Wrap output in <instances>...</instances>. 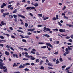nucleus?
Here are the masks:
<instances>
[{
  "instance_id": "obj_1",
  "label": "nucleus",
  "mask_w": 73,
  "mask_h": 73,
  "mask_svg": "<svg viewBox=\"0 0 73 73\" xmlns=\"http://www.w3.org/2000/svg\"><path fill=\"white\" fill-rule=\"evenodd\" d=\"M0 69H2L4 70V69L6 68V67L5 66H3L4 65V63L2 62L3 61L2 59H0Z\"/></svg>"
},
{
  "instance_id": "obj_2",
  "label": "nucleus",
  "mask_w": 73,
  "mask_h": 73,
  "mask_svg": "<svg viewBox=\"0 0 73 73\" xmlns=\"http://www.w3.org/2000/svg\"><path fill=\"white\" fill-rule=\"evenodd\" d=\"M36 8L33 7H28L26 8V10H31V9H35Z\"/></svg>"
},
{
  "instance_id": "obj_3",
  "label": "nucleus",
  "mask_w": 73,
  "mask_h": 73,
  "mask_svg": "<svg viewBox=\"0 0 73 73\" xmlns=\"http://www.w3.org/2000/svg\"><path fill=\"white\" fill-rule=\"evenodd\" d=\"M25 66H27V65H26V64H23V66L22 64L20 65V66H19L18 68H20L21 69V68H24L25 67Z\"/></svg>"
},
{
  "instance_id": "obj_4",
  "label": "nucleus",
  "mask_w": 73,
  "mask_h": 73,
  "mask_svg": "<svg viewBox=\"0 0 73 73\" xmlns=\"http://www.w3.org/2000/svg\"><path fill=\"white\" fill-rule=\"evenodd\" d=\"M46 45H47V46H49V47H51L52 48H53V46L52 45H51V44L50 43H46Z\"/></svg>"
},
{
  "instance_id": "obj_5",
  "label": "nucleus",
  "mask_w": 73,
  "mask_h": 73,
  "mask_svg": "<svg viewBox=\"0 0 73 73\" xmlns=\"http://www.w3.org/2000/svg\"><path fill=\"white\" fill-rule=\"evenodd\" d=\"M6 5V4L5 3H3L2 4V5L1 6V8H4V7H5Z\"/></svg>"
},
{
  "instance_id": "obj_6",
  "label": "nucleus",
  "mask_w": 73,
  "mask_h": 73,
  "mask_svg": "<svg viewBox=\"0 0 73 73\" xmlns=\"http://www.w3.org/2000/svg\"><path fill=\"white\" fill-rule=\"evenodd\" d=\"M9 13H4L3 14V16L4 17H5V16H6V15H9Z\"/></svg>"
},
{
  "instance_id": "obj_7",
  "label": "nucleus",
  "mask_w": 73,
  "mask_h": 73,
  "mask_svg": "<svg viewBox=\"0 0 73 73\" xmlns=\"http://www.w3.org/2000/svg\"><path fill=\"white\" fill-rule=\"evenodd\" d=\"M18 17H21L22 18H23V19H25V16L23 15H21V14H18Z\"/></svg>"
},
{
  "instance_id": "obj_8",
  "label": "nucleus",
  "mask_w": 73,
  "mask_h": 73,
  "mask_svg": "<svg viewBox=\"0 0 73 73\" xmlns=\"http://www.w3.org/2000/svg\"><path fill=\"white\" fill-rule=\"evenodd\" d=\"M59 32H65V29H60L59 30Z\"/></svg>"
},
{
  "instance_id": "obj_9",
  "label": "nucleus",
  "mask_w": 73,
  "mask_h": 73,
  "mask_svg": "<svg viewBox=\"0 0 73 73\" xmlns=\"http://www.w3.org/2000/svg\"><path fill=\"white\" fill-rule=\"evenodd\" d=\"M5 53L6 56H9V52H7V51H5Z\"/></svg>"
},
{
  "instance_id": "obj_10",
  "label": "nucleus",
  "mask_w": 73,
  "mask_h": 73,
  "mask_svg": "<svg viewBox=\"0 0 73 73\" xmlns=\"http://www.w3.org/2000/svg\"><path fill=\"white\" fill-rule=\"evenodd\" d=\"M30 57L31 58H30L31 60H34L35 59V58L32 56H30Z\"/></svg>"
},
{
  "instance_id": "obj_11",
  "label": "nucleus",
  "mask_w": 73,
  "mask_h": 73,
  "mask_svg": "<svg viewBox=\"0 0 73 73\" xmlns=\"http://www.w3.org/2000/svg\"><path fill=\"white\" fill-rule=\"evenodd\" d=\"M17 12V9H15L13 11V13H16Z\"/></svg>"
},
{
  "instance_id": "obj_12",
  "label": "nucleus",
  "mask_w": 73,
  "mask_h": 73,
  "mask_svg": "<svg viewBox=\"0 0 73 73\" xmlns=\"http://www.w3.org/2000/svg\"><path fill=\"white\" fill-rule=\"evenodd\" d=\"M3 35H6L7 37H8L10 36L9 34H5V33H3Z\"/></svg>"
},
{
  "instance_id": "obj_13",
  "label": "nucleus",
  "mask_w": 73,
  "mask_h": 73,
  "mask_svg": "<svg viewBox=\"0 0 73 73\" xmlns=\"http://www.w3.org/2000/svg\"><path fill=\"white\" fill-rule=\"evenodd\" d=\"M43 61L41 60L40 63L39 64V65H42V63H43Z\"/></svg>"
},
{
  "instance_id": "obj_14",
  "label": "nucleus",
  "mask_w": 73,
  "mask_h": 73,
  "mask_svg": "<svg viewBox=\"0 0 73 73\" xmlns=\"http://www.w3.org/2000/svg\"><path fill=\"white\" fill-rule=\"evenodd\" d=\"M4 70H3V72H5V73H6L7 72V68H5V69H4Z\"/></svg>"
},
{
  "instance_id": "obj_15",
  "label": "nucleus",
  "mask_w": 73,
  "mask_h": 73,
  "mask_svg": "<svg viewBox=\"0 0 73 73\" xmlns=\"http://www.w3.org/2000/svg\"><path fill=\"white\" fill-rule=\"evenodd\" d=\"M51 31V29L49 28H47V29L46 30V32H48V31Z\"/></svg>"
},
{
  "instance_id": "obj_16",
  "label": "nucleus",
  "mask_w": 73,
  "mask_h": 73,
  "mask_svg": "<svg viewBox=\"0 0 73 73\" xmlns=\"http://www.w3.org/2000/svg\"><path fill=\"white\" fill-rule=\"evenodd\" d=\"M14 66H17V64H16V63H15L13 65V67H14Z\"/></svg>"
},
{
  "instance_id": "obj_17",
  "label": "nucleus",
  "mask_w": 73,
  "mask_h": 73,
  "mask_svg": "<svg viewBox=\"0 0 73 73\" xmlns=\"http://www.w3.org/2000/svg\"><path fill=\"white\" fill-rule=\"evenodd\" d=\"M34 5L35 7H37V6H38V3H35L34 4Z\"/></svg>"
},
{
  "instance_id": "obj_18",
  "label": "nucleus",
  "mask_w": 73,
  "mask_h": 73,
  "mask_svg": "<svg viewBox=\"0 0 73 73\" xmlns=\"http://www.w3.org/2000/svg\"><path fill=\"white\" fill-rule=\"evenodd\" d=\"M24 70L26 71V72L28 71L29 70V69L28 68H25L24 69Z\"/></svg>"
},
{
  "instance_id": "obj_19",
  "label": "nucleus",
  "mask_w": 73,
  "mask_h": 73,
  "mask_svg": "<svg viewBox=\"0 0 73 73\" xmlns=\"http://www.w3.org/2000/svg\"><path fill=\"white\" fill-rule=\"evenodd\" d=\"M38 44L39 45H44L45 44V43L41 42H39Z\"/></svg>"
},
{
  "instance_id": "obj_20",
  "label": "nucleus",
  "mask_w": 73,
  "mask_h": 73,
  "mask_svg": "<svg viewBox=\"0 0 73 73\" xmlns=\"http://www.w3.org/2000/svg\"><path fill=\"white\" fill-rule=\"evenodd\" d=\"M12 5L10 4V5L8 6L7 8H11V7H12Z\"/></svg>"
},
{
  "instance_id": "obj_21",
  "label": "nucleus",
  "mask_w": 73,
  "mask_h": 73,
  "mask_svg": "<svg viewBox=\"0 0 73 73\" xmlns=\"http://www.w3.org/2000/svg\"><path fill=\"white\" fill-rule=\"evenodd\" d=\"M49 19V17H45L43 18V20H47V19Z\"/></svg>"
},
{
  "instance_id": "obj_22",
  "label": "nucleus",
  "mask_w": 73,
  "mask_h": 73,
  "mask_svg": "<svg viewBox=\"0 0 73 73\" xmlns=\"http://www.w3.org/2000/svg\"><path fill=\"white\" fill-rule=\"evenodd\" d=\"M68 48L69 50H72V48L69 47V46H68Z\"/></svg>"
},
{
  "instance_id": "obj_23",
  "label": "nucleus",
  "mask_w": 73,
  "mask_h": 73,
  "mask_svg": "<svg viewBox=\"0 0 73 73\" xmlns=\"http://www.w3.org/2000/svg\"><path fill=\"white\" fill-rule=\"evenodd\" d=\"M40 69L44 70L45 69V68L44 67H43V66H41L40 67Z\"/></svg>"
},
{
  "instance_id": "obj_24",
  "label": "nucleus",
  "mask_w": 73,
  "mask_h": 73,
  "mask_svg": "<svg viewBox=\"0 0 73 73\" xmlns=\"http://www.w3.org/2000/svg\"><path fill=\"white\" fill-rule=\"evenodd\" d=\"M46 48V46H42L41 47V48H42L43 49H45Z\"/></svg>"
},
{
  "instance_id": "obj_25",
  "label": "nucleus",
  "mask_w": 73,
  "mask_h": 73,
  "mask_svg": "<svg viewBox=\"0 0 73 73\" xmlns=\"http://www.w3.org/2000/svg\"><path fill=\"white\" fill-rule=\"evenodd\" d=\"M53 31H56V32H58V29L57 28H56V29H53Z\"/></svg>"
},
{
  "instance_id": "obj_26",
  "label": "nucleus",
  "mask_w": 73,
  "mask_h": 73,
  "mask_svg": "<svg viewBox=\"0 0 73 73\" xmlns=\"http://www.w3.org/2000/svg\"><path fill=\"white\" fill-rule=\"evenodd\" d=\"M25 27H28V24L27 23H26L25 24Z\"/></svg>"
},
{
  "instance_id": "obj_27",
  "label": "nucleus",
  "mask_w": 73,
  "mask_h": 73,
  "mask_svg": "<svg viewBox=\"0 0 73 73\" xmlns=\"http://www.w3.org/2000/svg\"><path fill=\"white\" fill-rule=\"evenodd\" d=\"M13 16L14 17V18H16L17 17V15H15V14H14L13 15Z\"/></svg>"
},
{
  "instance_id": "obj_28",
  "label": "nucleus",
  "mask_w": 73,
  "mask_h": 73,
  "mask_svg": "<svg viewBox=\"0 0 73 73\" xmlns=\"http://www.w3.org/2000/svg\"><path fill=\"white\" fill-rule=\"evenodd\" d=\"M22 41H23V42H27V41H26V40L24 39H22Z\"/></svg>"
},
{
  "instance_id": "obj_29",
  "label": "nucleus",
  "mask_w": 73,
  "mask_h": 73,
  "mask_svg": "<svg viewBox=\"0 0 73 73\" xmlns=\"http://www.w3.org/2000/svg\"><path fill=\"white\" fill-rule=\"evenodd\" d=\"M69 52H70V51H68L66 52L65 53L66 54H69Z\"/></svg>"
},
{
  "instance_id": "obj_30",
  "label": "nucleus",
  "mask_w": 73,
  "mask_h": 73,
  "mask_svg": "<svg viewBox=\"0 0 73 73\" xmlns=\"http://www.w3.org/2000/svg\"><path fill=\"white\" fill-rule=\"evenodd\" d=\"M70 69V67H67V68H66L65 69V71H66V70H68V69Z\"/></svg>"
},
{
  "instance_id": "obj_31",
  "label": "nucleus",
  "mask_w": 73,
  "mask_h": 73,
  "mask_svg": "<svg viewBox=\"0 0 73 73\" xmlns=\"http://www.w3.org/2000/svg\"><path fill=\"white\" fill-rule=\"evenodd\" d=\"M0 58L1 57V56H3V55L2 54V53L1 52V51H0Z\"/></svg>"
},
{
  "instance_id": "obj_32",
  "label": "nucleus",
  "mask_w": 73,
  "mask_h": 73,
  "mask_svg": "<svg viewBox=\"0 0 73 73\" xmlns=\"http://www.w3.org/2000/svg\"><path fill=\"white\" fill-rule=\"evenodd\" d=\"M25 37L26 38H29V36H25Z\"/></svg>"
},
{
  "instance_id": "obj_33",
  "label": "nucleus",
  "mask_w": 73,
  "mask_h": 73,
  "mask_svg": "<svg viewBox=\"0 0 73 73\" xmlns=\"http://www.w3.org/2000/svg\"><path fill=\"white\" fill-rule=\"evenodd\" d=\"M59 60L61 62H62V61H63V60H62V58H60L59 59Z\"/></svg>"
},
{
  "instance_id": "obj_34",
  "label": "nucleus",
  "mask_w": 73,
  "mask_h": 73,
  "mask_svg": "<svg viewBox=\"0 0 73 73\" xmlns=\"http://www.w3.org/2000/svg\"><path fill=\"white\" fill-rule=\"evenodd\" d=\"M23 60H24V61H28V59L24 58L23 59Z\"/></svg>"
},
{
  "instance_id": "obj_35",
  "label": "nucleus",
  "mask_w": 73,
  "mask_h": 73,
  "mask_svg": "<svg viewBox=\"0 0 73 73\" xmlns=\"http://www.w3.org/2000/svg\"><path fill=\"white\" fill-rule=\"evenodd\" d=\"M0 38H1V39H4V37L3 36H0Z\"/></svg>"
},
{
  "instance_id": "obj_36",
  "label": "nucleus",
  "mask_w": 73,
  "mask_h": 73,
  "mask_svg": "<svg viewBox=\"0 0 73 73\" xmlns=\"http://www.w3.org/2000/svg\"><path fill=\"white\" fill-rule=\"evenodd\" d=\"M70 38V37H69L68 36H67L66 37H65V38L66 39H69V38Z\"/></svg>"
},
{
  "instance_id": "obj_37",
  "label": "nucleus",
  "mask_w": 73,
  "mask_h": 73,
  "mask_svg": "<svg viewBox=\"0 0 73 73\" xmlns=\"http://www.w3.org/2000/svg\"><path fill=\"white\" fill-rule=\"evenodd\" d=\"M36 62H39V59H36Z\"/></svg>"
},
{
  "instance_id": "obj_38",
  "label": "nucleus",
  "mask_w": 73,
  "mask_h": 73,
  "mask_svg": "<svg viewBox=\"0 0 73 73\" xmlns=\"http://www.w3.org/2000/svg\"><path fill=\"white\" fill-rule=\"evenodd\" d=\"M52 20H57V19H56V17H54L52 18Z\"/></svg>"
},
{
  "instance_id": "obj_39",
  "label": "nucleus",
  "mask_w": 73,
  "mask_h": 73,
  "mask_svg": "<svg viewBox=\"0 0 73 73\" xmlns=\"http://www.w3.org/2000/svg\"><path fill=\"white\" fill-rule=\"evenodd\" d=\"M68 60H70V61H72V59H71V57L68 58Z\"/></svg>"
},
{
  "instance_id": "obj_40",
  "label": "nucleus",
  "mask_w": 73,
  "mask_h": 73,
  "mask_svg": "<svg viewBox=\"0 0 73 73\" xmlns=\"http://www.w3.org/2000/svg\"><path fill=\"white\" fill-rule=\"evenodd\" d=\"M20 36V37H21V38H25V37H24L23 36L21 35Z\"/></svg>"
},
{
  "instance_id": "obj_41",
  "label": "nucleus",
  "mask_w": 73,
  "mask_h": 73,
  "mask_svg": "<svg viewBox=\"0 0 73 73\" xmlns=\"http://www.w3.org/2000/svg\"><path fill=\"white\" fill-rule=\"evenodd\" d=\"M65 12H64V13H63L62 14V16H65Z\"/></svg>"
},
{
  "instance_id": "obj_42",
  "label": "nucleus",
  "mask_w": 73,
  "mask_h": 73,
  "mask_svg": "<svg viewBox=\"0 0 73 73\" xmlns=\"http://www.w3.org/2000/svg\"><path fill=\"white\" fill-rule=\"evenodd\" d=\"M58 23L59 24V25L60 26H62V24L59 22H58Z\"/></svg>"
},
{
  "instance_id": "obj_43",
  "label": "nucleus",
  "mask_w": 73,
  "mask_h": 73,
  "mask_svg": "<svg viewBox=\"0 0 73 73\" xmlns=\"http://www.w3.org/2000/svg\"><path fill=\"white\" fill-rule=\"evenodd\" d=\"M17 31L18 32H21L22 33H23V31H20L19 30H18Z\"/></svg>"
},
{
  "instance_id": "obj_44",
  "label": "nucleus",
  "mask_w": 73,
  "mask_h": 73,
  "mask_svg": "<svg viewBox=\"0 0 73 73\" xmlns=\"http://www.w3.org/2000/svg\"><path fill=\"white\" fill-rule=\"evenodd\" d=\"M64 18H65V19H69V17H68L64 16Z\"/></svg>"
},
{
  "instance_id": "obj_45",
  "label": "nucleus",
  "mask_w": 73,
  "mask_h": 73,
  "mask_svg": "<svg viewBox=\"0 0 73 73\" xmlns=\"http://www.w3.org/2000/svg\"><path fill=\"white\" fill-rule=\"evenodd\" d=\"M26 64V65H30V63H27Z\"/></svg>"
},
{
  "instance_id": "obj_46",
  "label": "nucleus",
  "mask_w": 73,
  "mask_h": 73,
  "mask_svg": "<svg viewBox=\"0 0 73 73\" xmlns=\"http://www.w3.org/2000/svg\"><path fill=\"white\" fill-rule=\"evenodd\" d=\"M25 56L26 57H28V58H29L30 57V56H29V55H25Z\"/></svg>"
},
{
  "instance_id": "obj_47",
  "label": "nucleus",
  "mask_w": 73,
  "mask_h": 73,
  "mask_svg": "<svg viewBox=\"0 0 73 73\" xmlns=\"http://www.w3.org/2000/svg\"><path fill=\"white\" fill-rule=\"evenodd\" d=\"M1 24L2 25H4V24H5V23H4V22H3V21H2L1 22Z\"/></svg>"
},
{
  "instance_id": "obj_48",
  "label": "nucleus",
  "mask_w": 73,
  "mask_h": 73,
  "mask_svg": "<svg viewBox=\"0 0 73 73\" xmlns=\"http://www.w3.org/2000/svg\"><path fill=\"white\" fill-rule=\"evenodd\" d=\"M68 14H70V13H71V14H73V12H68Z\"/></svg>"
},
{
  "instance_id": "obj_49",
  "label": "nucleus",
  "mask_w": 73,
  "mask_h": 73,
  "mask_svg": "<svg viewBox=\"0 0 73 73\" xmlns=\"http://www.w3.org/2000/svg\"><path fill=\"white\" fill-rule=\"evenodd\" d=\"M11 38H15V37L13 35H11Z\"/></svg>"
},
{
  "instance_id": "obj_50",
  "label": "nucleus",
  "mask_w": 73,
  "mask_h": 73,
  "mask_svg": "<svg viewBox=\"0 0 73 73\" xmlns=\"http://www.w3.org/2000/svg\"><path fill=\"white\" fill-rule=\"evenodd\" d=\"M48 68L50 69H53V68L50 67H48Z\"/></svg>"
},
{
  "instance_id": "obj_51",
  "label": "nucleus",
  "mask_w": 73,
  "mask_h": 73,
  "mask_svg": "<svg viewBox=\"0 0 73 73\" xmlns=\"http://www.w3.org/2000/svg\"><path fill=\"white\" fill-rule=\"evenodd\" d=\"M38 15L39 16H40V17H42V15L41 14H38Z\"/></svg>"
},
{
  "instance_id": "obj_52",
  "label": "nucleus",
  "mask_w": 73,
  "mask_h": 73,
  "mask_svg": "<svg viewBox=\"0 0 73 73\" xmlns=\"http://www.w3.org/2000/svg\"><path fill=\"white\" fill-rule=\"evenodd\" d=\"M36 54L37 56H39L40 55V54H39V53H38V52H36Z\"/></svg>"
},
{
  "instance_id": "obj_53",
  "label": "nucleus",
  "mask_w": 73,
  "mask_h": 73,
  "mask_svg": "<svg viewBox=\"0 0 73 73\" xmlns=\"http://www.w3.org/2000/svg\"><path fill=\"white\" fill-rule=\"evenodd\" d=\"M13 3V1H11V2H8V4H12Z\"/></svg>"
},
{
  "instance_id": "obj_54",
  "label": "nucleus",
  "mask_w": 73,
  "mask_h": 73,
  "mask_svg": "<svg viewBox=\"0 0 73 73\" xmlns=\"http://www.w3.org/2000/svg\"><path fill=\"white\" fill-rule=\"evenodd\" d=\"M4 9H2L1 10V13H3V12H4Z\"/></svg>"
},
{
  "instance_id": "obj_55",
  "label": "nucleus",
  "mask_w": 73,
  "mask_h": 73,
  "mask_svg": "<svg viewBox=\"0 0 73 73\" xmlns=\"http://www.w3.org/2000/svg\"><path fill=\"white\" fill-rule=\"evenodd\" d=\"M66 25H68L69 27H72V25H69L68 24H67Z\"/></svg>"
},
{
  "instance_id": "obj_56",
  "label": "nucleus",
  "mask_w": 73,
  "mask_h": 73,
  "mask_svg": "<svg viewBox=\"0 0 73 73\" xmlns=\"http://www.w3.org/2000/svg\"><path fill=\"white\" fill-rule=\"evenodd\" d=\"M67 44L68 45H72V43H68Z\"/></svg>"
},
{
  "instance_id": "obj_57",
  "label": "nucleus",
  "mask_w": 73,
  "mask_h": 73,
  "mask_svg": "<svg viewBox=\"0 0 73 73\" xmlns=\"http://www.w3.org/2000/svg\"><path fill=\"white\" fill-rule=\"evenodd\" d=\"M35 28L31 29V32H32L33 31H34V30H35Z\"/></svg>"
},
{
  "instance_id": "obj_58",
  "label": "nucleus",
  "mask_w": 73,
  "mask_h": 73,
  "mask_svg": "<svg viewBox=\"0 0 73 73\" xmlns=\"http://www.w3.org/2000/svg\"><path fill=\"white\" fill-rule=\"evenodd\" d=\"M31 53H33V54H36V53L35 52H33V51H31Z\"/></svg>"
},
{
  "instance_id": "obj_59",
  "label": "nucleus",
  "mask_w": 73,
  "mask_h": 73,
  "mask_svg": "<svg viewBox=\"0 0 73 73\" xmlns=\"http://www.w3.org/2000/svg\"><path fill=\"white\" fill-rule=\"evenodd\" d=\"M66 8V6H64V7L62 9V10H65V9Z\"/></svg>"
},
{
  "instance_id": "obj_60",
  "label": "nucleus",
  "mask_w": 73,
  "mask_h": 73,
  "mask_svg": "<svg viewBox=\"0 0 73 73\" xmlns=\"http://www.w3.org/2000/svg\"><path fill=\"white\" fill-rule=\"evenodd\" d=\"M35 64L34 63H31V65H32V66H33V65H34Z\"/></svg>"
},
{
  "instance_id": "obj_61",
  "label": "nucleus",
  "mask_w": 73,
  "mask_h": 73,
  "mask_svg": "<svg viewBox=\"0 0 73 73\" xmlns=\"http://www.w3.org/2000/svg\"><path fill=\"white\" fill-rule=\"evenodd\" d=\"M56 19H58V15H56Z\"/></svg>"
},
{
  "instance_id": "obj_62",
  "label": "nucleus",
  "mask_w": 73,
  "mask_h": 73,
  "mask_svg": "<svg viewBox=\"0 0 73 73\" xmlns=\"http://www.w3.org/2000/svg\"><path fill=\"white\" fill-rule=\"evenodd\" d=\"M59 63H60V61H56V64H59Z\"/></svg>"
},
{
  "instance_id": "obj_63",
  "label": "nucleus",
  "mask_w": 73,
  "mask_h": 73,
  "mask_svg": "<svg viewBox=\"0 0 73 73\" xmlns=\"http://www.w3.org/2000/svg\"><path fill=\"white\" fill-rule=\"evenodd\" d=\"M14 73H20L19 71H16L14 72Z\"/></svg>"
},
{
  "instance_id": "obj_64",
  "label": "nucleus",
  "mask_w": 73,
  "mask_h": 73,
  "mask_svg": "<svg viewBox=\"0 0 73 73\" xmlns=\"http://www.w3.org/2000/svg\"><path fill=\"white\" fill-rule=\"evenodd\" d=\"M70 37L71 38L73 39V35H71Z\"/></svg>"
}]
</instances>
